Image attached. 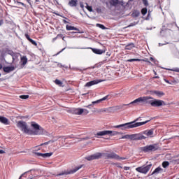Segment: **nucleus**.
<instances>
[{"label":"nucleus","mask_w":179,"mask_h":179,"mask_svg":"<svg viewBox=\"0 0 179 179\" xmlns=\"http://www.w3.org/2000/svg\"><path fill=\"white\" fill-rule=\"evenodd\" d=\"M143 3L145 5V6H149L148 0H143Z\"/></svg>","instance_id":"79ce46f5"},{"label":"nucleus","mask_w":179,"mask_h":179,"mask_svg":"<svg viewBox=\"0 0 179 179\" xmlns=\"http://www.w3.org/2000/svg\"><path fill=\"white\" fill-rule=\"evenodd\" d=\"M101 82H104V80H94L87 83L85 84V87H90V86H94V85H99V83H101Z\"/></svg>","instance_id":"ddd939ff"},{"label":"nucleus","mask_w":179,"mask_h":179,"mask_svg":"<svg viewBox=\"0 0 179 179\" xmlns=\"http://www.w3.org/2000/svg\"><path fill=\"white\" fill-rule=\"evenodd\" d=\"M135 23H131L129 26H128V27H132V26H135Z\"/></svg>","instance_id":"864d4df0"},{"label":"nucleus","mask_w":179,"mask_h":179,"mask_svg":"<svg viewBox=\"0 0 179 179\" xmlns=\"http://www.w3.org/2000/svg\"><path fill=\"white\" fill-rule=\"evenodd\" d=\"M10 55H12V57H13V55H15V53L13 52H11V53H10Z\"/></svg>","instance_id":"680f3d73"},{"label":"nucleus","mask_w":179,"mask_h":179,"mask_svg":"<svg viewBox=\"0 0 179 179\" xmlns=\"http://www.w3.org/2000/svg\"><path fill=\"white\" fill-rule=\"evenodd\" d=\"M171 71H173V72H179V68L172 69Z\"/></svg>","instance_id":"c03bdc74"},{"label":"nucleus","mask_w":179,"mask_h":179,"mask_svg":"<svg viewBox=\"0 0 179 179\" xmlns=\"http://www.w3.org/2000/svg\"><path fill=\"white\" fill-rule=\"evenodd\" d=\"M165 82L169 84L170 83V81H169L168 80H165Z\"/></svg>","instance_id":"69168bd1"},{"label":"nucleus","mask_w":179,"mask_h":179,"mask_svg":"<svg viewBox=\"0 0 179 179\" xmlns=\"http://www.w3.org/2000/svg\"><path fill=\"white\" fill-rule=\"evenodd\" d=\"M91 106H92V104H90V105H88V106H87L85 107H87V108H90Z\"/></svg>","instance_id":"052dcab7"},{"label":"nucleus","mask_w":179,"mask_h":179,"mask_svg":"<svg viewBox=\"0 0 179 179\" xmlns=\"http://www.w3.org/2000/svg\"><path fill=\"white\" fill-rule=\"evenodd\" d=\"M168 166H170V163L168 161L162 162V167H164V169H167Z\"/></svg>","instance_id":"2f4dec72"},{"label":"nucleus","mask_w":179,"mask_h":179,"mask_svg":"<svg viewBox=\"0 0 179 179\" xmlns=\"http://www.w3.org/2000/svg\"><path fill=\"white\" fill-rule=\"evenodd\" d=\"M43 145H48V142H45L44 143L41 144V146H43Z\"/></svg>","instance_id":"6e6d98bb"},{"label":"nucleus","mask_w":179,"mask_h":179,"mask_svg":"<svg viewBox=\"0 0 179 179\" xmlns=\"http://www.w3.org/2000/svg\"><path fill=\"white\" fill-rule=\"evenodd\" d=\"M143 139H146V136L142 134H131V141H143Z\"/></svg>","instance_id":"f8f14e48"},{"label":"nucleus","mask_w":179,"mask_h":179,"mask_svg":"<svg viewBox=\"0 0 179 179\" xmlns=\"http://www.w3.org/2000/svg\"><path fill=\"white\" fill-rule=\"evenodd\" d=\"M116 160H127V157H121L116 159Z\"/></svg>","instance_id":"a18cd8bd"},{"label":"nucleus","mask_w":179,"mask_h":179,"mask_svg":"<svg viewBox=\"0 0 179 179\" xmlns=\"http://www.w3.org/2000/svg\"><path fill=\"white\" fill-rule=\"evenodd\" d=\"M102 155L105 159H120V156L115 154V152L102 153Z\"/></svg>","instance_id":"9b49d317"},{"label":"nucleus","mask_w":179,"mask_h":179,"mask_svg":"<svg viewBox=\"0 0 179 179\" xmlns=\"http://www.w3.org/2000/svg\"><path fill=\"white\" fill-rule=\"evenodd\" d=\"M51 156H52V152L43 153V159H46V157H51Z\"/></svg>","instance_id":"473e14b6"},{"label":"nucleus","mask_w":179,"mask_h":179,"mask_svg":"<svg viewBox=\"0 0 179 179\" xmlns=\"http://www.w3.org/2000/svg\"><path fill=\"white\" fill-rule=\"evenodd\" d=\"M69 6H71V8L78 6V0H71L69 2Z\"/></svg>","instance_id":"5701e85b"},{"label":"nucleus","mask_w":179,"mask_h":179,"mask_svg":"<svg viewBox=\"0 0 179 179\" xmlns=\"http://www.w3.org/2000/svg\"><path fill=\"white\" fill-rule=\"evenodd\" d=\"M132 48H135V44L134 43H129L125 46V50H132Z\"/></svg>","instance_id":"cd10ccee"},{"label":"nucleus","mask_w":179,"mask_h":179,"mask_svg":"<svg viewBox=\"0 0 179 179\" xmlns=\"http://www.w3.org/2000/svg\"><path fill=\"white\" fill-rule=\"evenodd\" d=\"M150 61H153L154 60L153 57H150Z\"/></svg>","instance_id":"338daca9"},{"label":"nucleus","mask_w":179,"mask_h":179,"mask_svg":"<svg viewBox=\"0 0 179 179\" xmlns=\"http://www.w3.org/2000/svg\"><path fill=\"white\" fill-rule=\"evenodd\" d=\"M78 71H79L80 72H83V70H82V69H78Z\"/></svg>","instance_id":"774afa93"},{"label":"nucleus","mask_w":179,"mask_h":179,"mask_svg":"<svg viewBox=\"0 0 179 179\" xmlns=\"http://www.w3.org/2000/svg\"><path fill=\"white\" fill-rule=\"evenodd\" d=\"M113 107H109V108H102L100 110V112L101 113H113Z\"/></svg>","instance_id":"a211bd4d"},{"label":"nucleus","mask_w":179,"mask_h":179,"mask_svg":"<svg viewBox=\"0 0 179 179\" xmlns=\"http://www.w3.org/2000/svg\"><path fill=\"white\" fill-rule=\"evenodd\" d=\"M21 66H24L27 64V57L22 56L20 58Z\"/></svg>","instance_id":"f3484780"},{"label":"nucleus","mask_w":179,"mask_h":179,"mask_svg":"<svg viewBox=\"0 0 179 179\" xmlns=\"http://www.w3.org/2000/svg\"><path fill=\"white\" fill-rule=\"evenodd\" d=\"M67 113H69V114H75L76 115H82L83 114H84V115H87L89 110L80 108H73L67 110Z\"/></svg>","instance_id":"20e7f679"},{"label":"nucleus","mask_w":179,"mask_h":179,"mask_svg":"<svg viewBox=\"0 0 179 179\" xmlns=\"http://www.w3.org/2000/svg\"><path fill=\"white\" fill-rule=\"evenodd\" d=\"M124 170H125L126 171L129 170V169H131L129 166H124Z\"/></svg>","instance_id":"09e8293b"},{"label":"nucleus","mask_w":179,"mask_h":179,"mask_svg":"<svg viewBox=\"0 0 179 179\" xmlns=\"http://www.w3.org/2000/svg\"><path fill=\"white\" fill-rule=\"evenodd\" d=\"M17 3H20V5H22V6H24V4L20 1H18Z\"/></svg>","instance_id":"4d7b16f0"},{"label":"nucleus","mask_w":179,"mask_h":179,"mask_svg":"<svg viewBox=\"0 0 179 179\" xmlns=\"http://www.w3.org/2000/svg\"><path fill=\"white\" fill-rule=\"evenodd\" d=\"M141 15V13L138 10H135L132 13L133 17H138Z\"/></svg>","instance_id":"7c9ffc66"},{"label":"nucleus","mask_w":179,"mask_h":179,"mask_svg":"<svg viewBox=\"0 0 179 179\" xmlns=\"http://www.w3.org/2000/svg\"><path fill=\"white\" fill-rule=\"evenodd\" d=\"M146 13H148V8H143L141 10V14L143 15V16H145V15H146Z\"/></svg>","instance_id":"72a5a7b5"},{"label":"nucleus","mask_w":179,"mask_h":179,"mask_svg":"<svg viewBox=\"0 0 179 179\" xmlns=\"http://www.w3.org/2000/svg\"><path fill=\"white\" fill-rule=\"evenodd\" d=\"M81 167H83V165H80L79 166H76L74 169L71 170L69 172H66V174H73V173H76V171H78V170H80Z\"/></svg>","instance_id":"6ab92c4d"},{"label":"nucleus","mask_w":179,"mask_h":179,"mask_svg":"<svg viewBox=\"0 0 179 179\" xmlns=\"http://www.w3.org/2000/svg\"><path fill=\"white\" fill-rule=\"evenodd\" d=\"M141 152L144 153H150L152 152H156L160 150V146L157 143L148 145L140 148Z\"/></svg>","instance_id":"f03ea898"},{"label":"nucleus","mask_w":179,"mask_h":179,"mask_svg":"<svg viewBox=\"0 0 179 179\" xmlns=\"http://www.w3.org/2000/svg\"><path fill=\"white\" fill-rule=\"evenodd\" d=\"M0 122L4 125H9V120L3 116L0 115Z\"/></svg>","instance_id":"dca6fc26"},{"label":"nucleus","mask_w":179,"mask_h":179,"mask_svg":"<svg viewBox=\"0 0 179 179\" xmlns=\"http://www.w3.org/2000/svg\"><path fill=\"white\" fill-rule=\"evenodd\" d=\"M14 69H15L14 66L3 67V72H6V73H10V72H13Z\"/></svg>","instance_id":"2eb2a0df"},{"label":"nucleus","mask_w":179,"mask_h":179,"mask_svg":"<svg viewBox=\"0 0 179 179\" xmlns=\"http://www.w3.org/2000/svg\"><path fill=\"white\" fill-rule=\"evenodd\" d=\"M152 92L157 96H159V97H162V96H164V92L162 91H153Z\"/></svg>","instance_id":"c756f323"},{"label":"nucleus","mask_w":179,"mask_h":179,"mask_svg":"<svg viewBox=\"0 0 179 179\" xmlns=\"http://www.w3.org/2000/svg\"><path fill=\"white\" fill-rule=\"evenodd\" d=\"M6 152L3 150H0V155H3Z\"/></svg>","instance_id":"3c124183"},{"label":"nucleus","mask_w":179,"mask_h":179,"mask_svg":"<svg viewBox=\"0 0 179 179\" xmlns=\"http://www.w3.org/2000/svg\"><path fill=\"white\" fill-rule=\"evenodd\" d=\"M1 24H3V20H0V26H1Z\"/></svg>","instance_id":"bf43d9fd"},{"label":"nucleus","mask_w":179,"mask_h":179,"mask_svg":"<svg viewBox=\"0 0 179 179\" xmlns=\"http://www.w3.org/2000/svg\"><path fill=\"white\" fill-rule=\"evenodd\" d=\"M143 135H146L148 138H153L154 129H148L142 132Z\"/></svg>","instance_id":"4468645a"},{"label":"nucleus","mask_w":179,"mask_h":179,"mask_svg":"<svg viewBox=\"0 0 179 179\" xmlns=\"http://www.w3.org/2000/svg\"><path fill=\"white\" fill-rule=\"evenodd\" d=\"M25 37L28 40V41H31V38H30V36H29V34H25Z\"/></svg>","instance_id":"37998d69"},{"label":"nucleus","mask_w":179,"mask_h":179,"mask_svg":"<svg viewBox=\"0 0 179 179\" xmlns=\"http://www.w3.org/2000/svg\"><path fill=\"white\" fill-rule=\"evenodd\" d=\"M96 12L98 13H101V8H96Z\"/></svg>","instance_id":"8fccbe9b"},{"label":"nucleus","mask_w":179,"mask_h":179,"mask_svg":"<svg viewBox=\"0 0 179 179\" xmlns=\"http://www.w3.org/2000/svg\"><path fill=\"white\" fill-rule=\"evenodd\" d=\"M162 171H163V169H162V167L160 166H158L152 173V176H153L154 174H159V173H162Z\"/></svg>","instance_id":"b1692460"},{"label":"nucleus","mask_w":179,"mask_h":179,"mask_svg":"<svg viewBox=\"0 0 179 179\" xmlns=\"http://www.w3.org/2000/svg\"><path fill=\"white\" fill-rule=\"evenodd\" d=\"M173 162L175 163V164H179V158L178 159L173 160Z\"/></svg>","instance_id":"49530a36"},{"label":"nucleus","mask_w":179,"mask_h":179,"mask_svg":"<svg viewBox=\"0 0 179 179\" xmlns=\"http://www.w3.org/2000/svg\"><path fill=\"white\" fill-rule=\"evenodd\" d=\"M24 174H26V173H22V174L20 176L19 179H22V178L23 177V176H24Z\"/></svg>","instance_id":"5fc2aeb1"},{"label":"nucleus","mask_w":179,"mask_h":179,"mask_svg":"<svg viewBox=\"0 0 179 179\" xmlns=\"http://www.w3.org/2000/svg\"><path fill=\"white\" fill-rule=\"evenodd\" d=\"M124 107H128V104H122L117 106L112 107L113 111L114 110H122Z\"/></svg>","instance_id":"a878e982"},{"label":"nucleus","mask_w":179,"mask_h":179,"mask_svg":"<svg viewBox=\"0 0 179 179\" xmlns=\"http://www.w3.org/2000/svg\"><path fill=\"white\" fill-rule=\"evenodd\" d=\"M35 154L36 155V156H41V157L44 158V153H41V152H35Z\"/></svg>","instance_id":"a19ab883"},{"label":"nucleus","mask_w":179,"mask_h":179,"mask_svg":"<svg viewBox=\"0 0 179 179\" xmlns=\"http://www.w3.org/2000/svg\"><path fill=\"white\" fill-rule=\"evenodd\" d=\"M92 52L94 54H98L99 55H101V54H104V52H106L105 50H103L101 49H96V48L92 49Z\"/></svg>","instance_id":"aec40b11"},{"label":"nucleus","mask_w":179,"mask_h":179,"mask_svg":"<svg viewBox=\"0 0 179 179\" xmlns=\"http://www.w3.org/2000/svg\"><path fill=\"white\" fill-rule=\"evenodd\" d=\"M139 120V117L136 120L124 124H122L120 125H116L114 128H121L122 131H125V129H131L132 128H138V127H142V125H145V124H148L150 120H146L145 122H136V121Z\"/></svg>","instance_id":"f257e3e1"},{"label":"nucleus","mask_w":179,"mask_h":179,"mask_svg":"<svg viewBox=\"0 0 179 179\" xmlns=\"http://www.w3.org/2000/svg\"><path fill=\"white\" fill-rule=\"evenodd\" d=\"M110 5L112 6H117V5H122V1H120L118 0H110Z\"/></svg>","instance_id":"412c9836"},{"label":"nucleus","mask_w":179,"mask_h":179,"mask_svg":"<svg viewBox=\"0 0 179 179\" xmlns=\"http://www.w3.org/2000/svg\"><path fill=\"white\" fill-rule=\"evenodd\" d=\"M55 83L56 85H58V86H62V82L61 80H58V79H56L55 80Z\"/></svg>","instance_id":"c9c22d12"},{"label":"nucleus","mask_w":179,"mask_h":179,"mask_svg":"<svg viewBox=\"0 0 179 179\" xmlns=\"http://www.w3.org/2000/svg\"><path fill=\"white\" fill-rule=\"evenodd\" d=\"M173 83H176V82L172 81V82H171V83H169V85H173Z\"/></svg>","instance_id":"0e129e2a"},{"label":"nucleus","mask_w":179,"mask_h":179,"mask_svg":"<svg viewBox=\"0 0 179 179\" xmlns=\"http://www.w3.org/2000/svg\"><path fill=\"white\" fill-rule=\"evenodd\" d=\"M64 50H65V48L62 49L60 52H59L57 54H61V52H62V51H64Z\"/></svg>","instance_id":"e2e57ef3"},{"label":"nucleus","mask_w":179,"mask_h":179,"mask_svg":"<svg viewBox=\"0 0 179 179\" xmlns=\"http://www.w3.org/2000/svg\"><path fill=\"white\" fill-rule=\"evenodd\" d=\"M150 99H153V98L150 96L139 97L135 99L134 101L130 102L129 103H128L127 106L128 107H129V106H131V107H132V106H138L139 103H146V101H148V100H150Z\"/></svg>","instance_id":"423d86ee"},{"label":"nucleus","mask_w":179,"mask_h":179,"mask_svg":"<svg viewBox=\"0 0 179 179\" xmlns=\"http://www.w3.org/2000/svg\"><path fill=\"white\" fill-rule=\"evenodd\" d=\"M31 127H33L34 129V131H32L31 135H43L44 134V129L40 127L38 124L32 122Z\"/></svg>","instance_id":"39448f33"},{"label":"nucleus","mask_w":179,"mask_h":179,"mask_svg":"<svg viewBox=\"0 0 179 179\" xmlns=\"http://www.w3.org/2000/svg\"><path fill=\"white\" fill-rule=\"evenodd\" d=\"M101 157H103V153L96 152L95 154L86 157L85 159L86 160H88V162H91L92 160H99V159H101Z\"/></svg>","instance_id":"9d476101"},{"label":"nucleus","mask_w":179,"mask_h":179,"mask_svg":"<svg viewBox=\"0 0 179 179\" xmlns=\"http://www.w3.org/2000/svg\"><path fill=\"white\" fill-rule=\"evenodd\" d=\"M129 107H131V106H124L122 110H127V108H129Z\"/></svg>","instance_id":"603ef678"},{"label":"nucleus","mask_w":179,"mask_h":179,"mask_svg":"<svg viewBox=\"0 0 179 179\" xmlns=\"http://www.w3.org/2000/svg\"><path fill=\"white\" fill-rule=\"evenodd\" d=\"M108 99V95L104 96L103 98L96 100L95 101H92V104H99V103H101V101H104V100H107Z\"/></svg>","instance_id":"393cba45"},{"label":"nucleus","mask_w":179,"mask_h":179,"mask_svg":"<svg viewBox=\"0 0 179 179\" xmlns=\"http://www.w3.org/2000/svg\"><path fill=\"white\" fill-rule=\"evenodd\" d=\"M96 27H99V29H102V30H106V27L101 24H96Z\"/></svg>","instance_id":"f704fd0d"},{"label":"nucleus","mask_w":179,"mask_h":179,"mask_svg":"<svg viewBox=\"0 0 179 179\" xmlns=\"http://www.w3.org/2000/svg\"><path fill=\"white\" fill-rule=\"evenodd\" d=\"M120 139H131V135L127 134L120 138Z\"/></svg>","instance_id":"e433bc0d"},{"label":"nucleus","mask_w":179,"mask_h":179,"mask_svg":"<svg viewBox=\"0 0 179 179\" xmlns=\"http://www.w3.org/2000/svg\"><path fill=\"white\" fill-rule=\"evenodd\" d=\"M29 42L31 43L33 45H36V47H37V43L34 40L31 38Z\"/></svg>","instance_id":"ea45409f"},{"label":"nucleus","mask_w":179,"mask_h":179,"mask_svg":"<svg viewBox=\"0 0 179 179\" xmlns=\"http://www.w3.org/2000/svg\"><path fill=\"white\" fill-rule=\"evenodd\" d=\"M65 141H66V138H65V136H62L59 138V145L62 148L63 146H65V145H64V143H65Z\"/></svg>","instance_id":"4be33fe9"},{"label":"nucleus","mask_w":179,"mask_h":179,"mask_svg":"<svg viewBox=\"0 0 179 179\" xmlns=\"http://www.w3.org/2000/svg\"><path fill=\"white\" fill-rule=\"evenodd\" d=\"M120 133L117 131H113L111 130H104L96 133V136H106V135H110V136H115Z\"/></svg>","instance_id":"1a4fd4ad"},{"label":"nucleus","mask_w":179,"mask_h":179,"mask_svg":"<svg viewBox=\"0 0 179 179\" xmlns=\"http://www.w3.org/2000/svg\"><path fill=\"white\" fill-rule=\"evenodd\" d=\"M63 22H64L65 24L69 23V22L66 21V20H63Z\"/></svg>","instance_id":"13d9d810"},{"label":"nucleus","mask_w":179,"mask_h":179,"mask_svg":"<svg viewBox=\"0 0 179 179\" xmlns=\"http://www.w3.org/2000/svg\"><path fill=\"white\" fill-rule=\"evenodd\" d=\"M66 30H76V31H79V29L71 25H66Z\"/></svg>","instance_id":"c85d7f7f"},{"label":"nucleus","mask_w":179,"mask_h":179,"mask_svg":"<svg viewBox=\"0 0 179 179\" xmlns=\"http://www.w3.org/2000/svg\"><path fill=\"white\" fill-rule=\"evenodd\" d=\"M150 169H152V164L137 167L136 169V171H137L138 173H141V174H148Z\"/></svg>","instance_id":"6e6552de"},{"label":"nucleus","mask_w":179,"mask_h":179,"mask_svg":"<svg viewBox=\"0 0 179 179\" xmlns=\"http://www.w3.org/2000/svg\"><path fill=\"white\" fill-rule=\"evenodd\" d=\"M17 127L20 129L24 134H28L29 135H31L33 134V131H31L27 127V123L23 120H20L17 122Z\"/></svg>","instance_id":"7ed1b4c3"},{"label":"nucleus","mask_w":179,"mask_h":179,"mask_svg":"<svg viewBox=\"0 0 179 179\" xmlns=\"http://www.w3.org/2000/svg\"><path fill=\"white\" fill-rule=\"evenodd\" d=\"M86 8L87 9V10H89V12H93V8H92V6H89L87 3H86Z\"/></svg>","instance_id":"4c0bfd02"},{"label":"nucleus","mask_w":179,"mask_h":179,"mask_svg":"<svg viewBox=\"0 0 179 179\" xmlns=\"http://www.w3.org/2000/svg\"><path fill=\"white\" fill-rule=\"evenodd\" d=\"M80 8H82V9H83V8H85V5H83V2H80Z\"/></svg>","instance_id":"de8ad7c7"},{"label":"nucleus","mask_w":179,"mask_h":179,"mask_svg":"<svg viewBox=\"0 0 179 179\" xmlns=\"http://www.w3.org/2000/svg\"><path fill=\"white\" fill-rule=\"evenodd\" d=\"M146 103L150 104L152 107H162V106H166V102L160 99L147 100Z\"/></svg>","instance_id":"0eeeda50"},{"label":"nucleus","mask_w":179,"mask_h":179,"mask_svg":"<svg viewBox=\"0 0 179 179\" xmlns=\"http://www.w3.org/2000/svg\"><path fill=\"white\" fill-rule=\"evenodd\" d=\"M128 62H141L143 61L144 62H148V64H150V62L146 61L145 59H130L127 60Z\"/></svg>","instance_id":"bb28decb"},{"label":"nucleus","mask_w":179,"mask_h":179,"mask_svg":"<svg viewBox=\"0 0 179 179\" xmlns=\"http://www.w3.org/2000/svg\"><path fill=\"white\" fill-rule=\"evenodd\" d=\"M29 98V95H21L20 96V99H22V100H27Z\"/></svg>","instance_id":"58836bf2"}]
</instances>
